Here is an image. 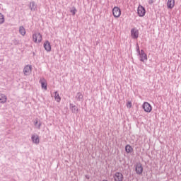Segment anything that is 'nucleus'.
I'll list each match as a JSON object with an SVG mask.
<instances>
[{"label":"nucleus","mask_w":181,"mask_h":181,"mask_svg":"<svg viewBox=\"0 0 181 181\" xmlns=\"http://www.w3.org/2000/svg\"><path fill=\"white\" fill-rule=\"evenodd\" d=\"M43 40V37L40 33H35L33 35V41L34 43H40Z\"/></svg>","instance_id":"obj_1"},{"label":"nucleus","mask_w":181,"mask_h":181,"mask_svg":"<svg viewBox=\"0 0 181 181\" xmlns=\"http://www.w3.org/2000/svg\"><path fill=\"white\" fill-rule=\"evenodd\" d=\"M146 14V10L144 8V7L139 4L137 8V15L139 16V18H144L145 15Z\"/></svg>","instance_id":"obj_2"},{"label":"nucleus","mask_w":181,"mask_h":181,"mask_svg":"<svg viewBox=\"0 0 181 181\" xmlns=\"http://www.w3.org/2000/svg\"><path fill=\"white\" fill-rule=\"evenodd\" d=\"M137 48H138L137 50L139 52V54L140 56L141 62H145V61L148 60V55H146L145 52L142 49L141 51H139V47H137Z\"/></svg>","instance_id":"obj_3"},{"label":"nucleus","mask_w":181,"mask_h":181,"mask_svg":"<svg viewBox=\"0 0 181 181\" xmlns=\"http://www.w3.org/2000/svg\"><path fill=\"white\" fill-rule=\"evenodd\" d=\"M142 108L145 112L149 113L152 112V105H151V104H149L148 102L144 103Z\"/></svg>","instance_id":"obj_4"},{"label":"nucleus","mask_w":181,"mask_h":181,"mask_svg":"<svg viewBox=\"0 0 181 181\" xmlns=\"http://www.w3.org/2000/svg\"><path fill=\"white\" fill-rule=\"evenodd\" d=\"M135 170L137 175H142V173H144V166H142V163H137L135 166Z\"/></svg>","instance_id":"obj_5"},{"label":"nucleus","mask_w":181,"mask_h":181,"mask_svg":"<svg viewBox=\"0 0 181 181\" xmlns=\"http://www.w3.org/2000/svg\"><path fill=\"white\" fill-rule=\"evenodd\" d=\"M112 15L115 18H119L121 16V8L118 6H115L112 8Z\"/></svg>","instance_id":"obj_6"},{"label":"nucleus","mask_w":181,"mask_h":181,"mask_svg":"<svg viewBox=\"0 0 181 181\" xmlns=\"http://www.w3.org/2000/svg\"><path fill=\"white\" fill-rule=\"evenodd\" d=\"M113 179L115 181H123L124 180V175L119 172H117L113 175Z\"/></svg>","instance_id":"obj_7"},{"label":"nucleus","mask_w":181,"mask_h":181,"mask_svg":"<svg viewBox=\"0 0 181 181\" xmlns=\"http://www.w3.org/2000/svg\"><path fill=\"white\" fill-rule=\"evenodd\" d=\"M131 36L132 37V39H138L139 36V30H138V29L136 28H132L131 30Z\"/></svg>","instance_id":"obj_8"},{"label":"nucleus","mask_w":181,"mask_h":181,"mask_svg":"<svg viewBox=\"0 0 181 181\" xmlns=\"http://www.w3.org/2000/svg\"><path fill=\"white\" fill-rule=\"evenodd\" d=\"M32 73V66L26 65L23 69L24 76H29Z\"/></svg>","instance_id":"obj_9"},{"label":"nucleus","mask_w":181,"mask_h":181,"mask_svg":"<svg viewBox=\"0 0 181 181\" xmlns=\"http://www.w3.org/2000/svg\"><path fill=\"white\" fill-rule=\"evenodd\" d=\"M40 83L41 84V87L42 88H43V90H47V81H46V79H45V78H41L40 79Z\"/></svg>","instance_id":"obj_10"},{"label":"nucleus","mask_w":181,"mask_h":181,"mask_svg":"<svg viewBox=\"0 0 181 181\" xmlns=\"http://www.w3.org/2000/svg\"><path fill=\"white\" fill-rule=\"evenodd\" d=\"M167 8L168 9H173L175 8V0H168Z\"/></svg>","instance_id":"obj_11"},{"label":"nucleus","mask_w":181,"mask_h":181,"mask_svg":"<svg viewBox=\"0 0 181 181\" xmlns=\"http://www.w3.org/2000/svg\"><path fill=\"white\" fill-rule=\"evenodd\" d=\"M44 47L47 52H50L52 50V45H50V42L45 41L44 43Z\"/></svg>","instance_id":"obj_12"},{"label":"nucleus","mask_w":181,"mask_h":181,"mask_svg":"<svg viewBox=\"0 0 181 181\" xmlns=\"http://www.w3.org/2000/svg\"><path fill=\"white\" fill-rule=\"evenodd\" d=\"M31 139L33 142V144H39V142H40V139H39V136L37 135H33L31 137Z\"/></svg>","instance_id":"obj_13"},{"label":"nucleus","mask_w":181,"mask_h":181,"mask_svg":"<svg viewBox=\"0 0 181 181\" xmlns=\"http://www.w3.org/2000/svg\"><path fill=\"white\" fill-rule=\"evenodd\" d=\"M125 151L127 153H132V152H134V148H132L131 145L127 144L125 146Z\"/></svg>","instance_id":"obj_14"},{"label":"nucleus","mask_w":181,"mask_h":181,"mask_svg":"<svg viewBox=\"0 0 181 181\" xmlns=\"http://www.w3.org/2000/svg\"><path fill=\"white\" fill-rule=\"evenodd\" d=\"M7 100H8V98H6V95H0V103L1 104H5V103H6Z\"/></svg>","instance_id":"obj_15"},{"label":"nucleus","mask_w":181,"mask_h":181,"mask_svg":"<svg viewBox=\"0 0 181 181\" xmlns=\"http://www.w3.org/2000/svg\"><path fill=\"white\" fill-rule=\"evenodd\" d=\"M54 100L57 103H60V101H62V98H60V95H59V93H57V92L54 93Z\"/></svg>","instance_id":"obj_16"},{"label":"nucleus","mask_w":181,"mask_h":181,"mask_svg":"<svg viewBox=\"0 0 181 181\" xmlns=\"http://www.w3.org/2000/svg\"><path fill=\"white\" fill-rule=\"evenodd\" d=\"M30 8L31 11H36L37 7L36 6V4H35V1H32L30 3Z\"/></svg>","instance_id":"obj_17"},{"label":"nucleus","mask_w":181,"mask_h":181,"mask_svg":"<svg viewBox=\"0 0 181 181\" xmlns=\"http://www.w3.org/2000/svg\"><path fill=\"white\" fill-rule=\"evenodd\" d=\"M19 33L21 35H22V36H25V35H26V30H25V28L21 26L19 28Z\"/></svg>","instance_id":"obj_18"},{"label":"nucleus","mask_w":181,"mask_h":181,"mask_svg":"<svg viewBox=\"0 0 181 181\" xmlns=\"http://www.w3.org/2000/svg\"><path fill=\"white\" fill-rule=\"evenodd\" d=\"M4 22H5V18L2 13H0V24L1 25V23H4Z\"/></svg>","instance_id":"obj_19"},{"label":"nucleus","mask_w":181,"mask_h":181,"mask_svg":"<svg viewBox=\"0 0 181 181\" xmlns=\"http://www.w3.org/2000/svg\"><path fill=\"white\" fill-rule=\"evenodd\" d=\"M76 98L78 100H83V95L81 93H78L77 95H76Z\"/></svg>","instance_id":"obj_20"},{"label":"nucleus","mask_w":181,"mask_h":181,"mask_svg":"<svg viewBox=\"0 0 181 181\" xmlns=\"http://www.w3.org/2000/svg\"><path fill=\"white\" fill-rule=\"evenodd\" d=\"M126 106L127 108H132V102L131 101L127 102Z\"/></svg>","instance_id":"obj_21"},{"label":"nucleus","mask_w":181,"mask_h":181,"mask_svg":"<svg viewBox=\"0 0 181 181\" xmlns=\"http://www.w3.org/2000/svg\"><path fill=\"white\" fill-rule=\"evenodd\" d=\"M76 12H77V10L76 8H74V9L71 10V13L73 15H76Z\"/></svg>","instance_id":"obj_22"},{"label":"nucleus","mask_w":181,"mask_h":181,"mask_svg":"<svg viewBox=\"0 0 181 181\" xmlns=\"http://www.w3.org/2000/svg\"><path fill=\"white\" fill-rule=\"evenodd\" d=\"M41 127H42V122H39L38 126H37V129H40Z\"/></svg>","instance_id":"obj_23"},{"label":"nucleus","mask_w":181,"mask_h":181,"mask_svg":"<svg viewBox=\"0 0 181 181\" xmlns=\"http://www.w3.org/2000/svg\"><path fill=\"white\" fill-rule=\"evenodd\" d=\"M38 122H38L37 120L35 121V127L37 125Z\"/></svg>","instance_id":"obj_24"},{"label":"nucleus","mask_w":181,"mask_h":181,"mask_svg":"<svg viewBox=\"0 0 181 181\" xmlns=\"http://www.w3.org/2000/svg\"><path fill=\"white\" fill-rule=\"evenodd\" d=\"M149 4H153V0L149 1Z\"/></svg>","instance_id":"obj_25"}]
</instances>
